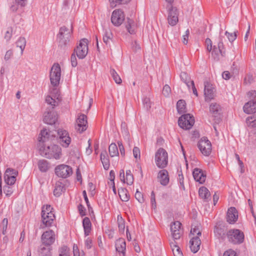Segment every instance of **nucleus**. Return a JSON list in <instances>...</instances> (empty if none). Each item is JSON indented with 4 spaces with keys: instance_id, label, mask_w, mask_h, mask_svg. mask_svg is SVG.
Listing matches in <instances>:
<instances>
[{
    "instance_id": "1",
    "label": "nucleus",
    "mask_w": 256,
    "mask_h": 256,
    "mask_svg": "<svg viewBox=\"0 0 256 256\" xmlns=\"http://www.w3.org/2000/svg\"><path fill=\"white\" fill-rule=\"evenodd\" d=\"M51 132L47 131L44 128L40 132L38 137L39 142L44 143L40 148V154L47 158H54L58 160L62 154L61 148L56 144L48 145L46 142L49 140H52L54 138L53 134H50Z\"/></svg>"
},
{
    "instance_id": "2",
    "label": "nucleus",
    "mask_w": 256,
    "mask_h": 256,
    "mask_svg": "<svg viewBox=\"0 0 256 256\" xmlns=\"http://www.w3.org/2000/svg\"><path fill=\"white\" fill-rule=\"evenodd\" d=\"M72 32V28L70 30L66 26H63L60 28L59 32L57 35L59 47L61 48L64 49L65 47L70 42Z\"/></svg>"
},
{
    "instance_id": "3",
    "label": "nucleus",
    "mask_w": 256,
    "mask_h": 256,
    "mask_svg": "<svg viewBox=\"0 0 256 256\" xmlns=\"http://www.w3.org/2000/svg\"><path fill=\"white\" fill-rule=\"evenodd\" d=\"M155 162L160 168H166L168 164V154L163 148H160L155 154Z\"/></svg>"
},
{
    "instance_id": "4",
    "label": "nucleus",
    "mask_w": 256,
    "mask_h": 256,
    "mask_svg": "<svg viewBox=\"0 0 256 256\" xmlns=\"http://www.w3.org/2000/svg\"><path fill=\"white\" fill-rule=\"evenodd\" d=\"M226 236L230 242L234 244H240L244 240V234L238 229L230 230Z\"/></svg>"
},
{
    "instance_id": "5",
    "label": "nucleus",
    "mask_w": 256,
    "mask_h": 256,
    "mask_svg": "<svg viewBox=\"0 0 256 256\" xmlns=\"http://www.w3.org/2000/svg\"><path fill=\"white\" fill-rule=\"evenodd\" d=\"M60 76V66L58 63H55L52 66L50 74V83L54 86H56L59 84Z\"/></svg>"
},
{
    "instance_id": "6",
    "label": "nucleus",
    "mask_w": 256,
    "mask_h": 256,
    "mask_svg": "<svg viewBox=\"0 0 256 256\" xmlns=\"http://www.w3.org/2000/svg\"><path fill=\"white\" fill-rule=\"evenodd\" d=\"M194 123V117L189 114L182 115L178 120V124L182 128L190 130Z\"/></svg>"
},
{
    "instance_id": "7",
    "label": "nucleus",
    "mask_w": 256,
    "mask_h": 256,
    "mask_svg": "<svg viewBox=\"0 0 256 256\" xmlns=\"http://www.w3.org/2000/svg\"><path fill=\"white\" fill-rule=\"evenodd\" d=\"M88 40L83 38L80 42L78 45L74 48V52L76 54L80 59L84 58L88 54Z\"/></svg>"
},
{
    "instance_id": "8",
    "label": "nucleus",
    "mask_w": 256,
    "mask_h": 256,
    "mask_svg": "<svg viewBox=\"0 0 256 256\" xmlns=\"http://www.w3.org/2000/svg\"><path fill=\"white\" fill-rule=\"evenodd\" d=\"M201 152L205 156H208L212 152V144L206 137H202L198 144Z\"/></svg>"
},
{
    "instance_id": "9",
    "label": "nucleus",
    "mask_w": 256,
    "mask_h": 256,
    "mask_svg": "<svg viewBox=\"0 0 256 256\" xmlns=\"http://www.w3.org/2000/svg\"><path fill=\"white\" fill-rule=\"evenodd\" d=\"M248 95L252 96L253 99L246 103L243 108L244 112L250 114L256 112V91L252 90L248 92Z\"/></svg>"
},
{
    "instance_id": "10",
    "label": "nucleus",
    "mask_w": 256,
    "mask_h": 256,
    "mask_svg": "<svg viewBox=\"0 0 256 256\" xmlns=\"http://www.w3.org/2000/svg\"><path fill=\"white\" fill-rule=\"evenodd\" d=\"M18 174L17 170L12 168H8L4 174V180L6 184L12 186L16 181V178Z\"/></svg>"
},
{
    "instance_id": "11",
    "label": "nucleus",
    "mask_w": 256,
    "mask_h": 256,
    "mask_svg": "<svg viewBox=\"0 0 256 256\" xmlns=\"http://www.w3.org/2000/svg\"><path fill=\"white\" fill-rule=\"evenodd\" d=\"M55 173L59 177L66 178L72 174V170L68 165L61 164L56 168Z\"/></svg>"
},
{
    "instance_id": "12",
    "label": "nucleus",
    "mask_w": 256,
    "mask_h": 256,
    "mask_svg": "<svg viewBox=\"0 0 256 256\" xmlns=\"http://www.w3.org/2000/svg\"><path fill=\"white\" fill-rule=\"evenodd\" d=\"M55 240V233L52 230L46 231L42 235V242L45 246H50L54 243Z\"/></svg>"
},
{
    "instance_id": "13",
    "label": "nucleus",
    "mask_w": 256,
    "mask_h": 256,
    "mask_svg": "<svg viewBox=\"0 0 256 256\" xmlns=\"http://www.w3.org/2000/svg\"><path fill=\"white\" fill-rule=\"evenodd\" d=\"M124 20V14L122 10L120 9L114 10L112 14L111 22L116 26L122 24Z\"/></svg>"
},
{
    "instance_id": "14",
    "label": "nucleus",
    "mask_w": 256,
    "mask_h": 256,
    "mask_svg": "<svg viewBox=\"0 0 256 256\" xmlns=\"http://www.w3.org/2000/svg\"><path fill=\"white\" fill-rule=\"evenodd\" d=\"M86 116L84 114H80L76 120V129L80 133H82L85 131L87 128V120Z\"/></svg>"
},
{
    "instance_id": "15",
    "label": "nucleus",
    "mask_w": 256,
    "mask_h": 256,
    "mask_svg": "<svg viewBox=\"0 0 256 256\" xmlns=\"http://www.w3.org/2000/svg\"><path fill=\"white\" fill-rule=\"evenodd\" d=\"M226 228L224 224L218 222L216 223L214 230V236L218 239L224 240L226 236Z\"/></svg>"
},
{
    "instance_id": "16",
    "label": "nucleus",
    "mask_w": 256,
    "mask_h": 256,
    "mask_svg": "<svg viewBox=\"0 0 256 256\" xmlns=\"http://www.w3.org/2000/svg\"><path fill=\"white\" fill-rule=\"evenodd\" d=\"M44 210H42L41 216L42 224L45 227H50L52 226V224L55 220V216L53 212L44 213Z\"/></svg>"
},
{
    "instance_id": "17",
    "label": "nucleus",
    "mask_w": 256,
    "mask_h": 256,
    "mask_svg": "<svg viewBox=\"0 0 256 256\" xmlns=\"http://www.w3.org/2000/svg\"><path fill=\"white\" fill-rule=\"evenodd\" d=\"M210 111L212 116L214 118V120L215 122L219 123L220 121V106L217 103H212L210 106Z\"/></svg>"
},
{
    "instance_id": "18",
    "label": "nucleus",
    "mask_w": 256,
    "mask_h": 256,
    "mask_svg": "<svg viewBox=\"0 0 256 256\" xmlns=\"http://www.w3.org/2000/svg\"><path fill=\"white\" fill-rule=\"evenodd\" d=\"M238 212L234 207H230L228 209L226 214V221L229 224H234L238 219Z\"/></svg>"
},
{
    "instance_id": "19",
    "label": "nucleus",
    "mask_w": 256,
    "mask_h": 256,
    "mask_svg": "<svg viewBox=\"0 0 256 256\" xmlns=\"http://www.w3.org/2000/svg\"><path fill=\"white\" fill-rule=\"evenodd\" d=\"M57 119V114L54 111H48L44 114V122L46 124L52 125L56 123Z\"/></svg>"
},
{
    "instance_id": "20",
    "label": "nucleus",
    "mask_w": 256,
    "mask_h": 256,
    "mask_svg": "<svg viewBox=\"0 0 256 256\" xmlns=\"http://www.w3.org/2000/svg\"><path fill=\"white\" fill-rule=\"evenodd\" d=\"M214 88L208 82H204V95L206 100H210L214 98Z\"/></svg>"
},
{
    "instance_id": "21",
    "label": "nucleus",
    "mask_w": 256,
    "mask_h": 256,
    "mask_svg": "<svg viewBox=\"0 0 256 256\" xmlns=\"http://www.w3.org/2000/svg\"><path fill=\"white\" fill-rule=\"evenodd\" d=\"M192 174L194 180L200 184H203L206 178V174L200 168H196L194 169Z\"/></svg>"
},
{
    "instance_id": "22",
    "label": "nucleus",
    "mask_w": 256,
    "mask_h": 256,
    "mask_svg": "<svg viewBox=\"0 0 256 256\" xmlns=\"http://www.w3.org/2000/svg\"><path fill=\"white\" fill-rule=\"evenodd\" d=\"M191 250L194 253H196L200 248L201 240L198 236L193 237L190 242Z\"/></svg>"
},
{
    "instance_id": "23",
    "label": "nucleus",
    "mask_w": 256,
    "mask_h": 256,
    "mask_svg": "<svg viewBox=\"0 0 256 256\" xmlns=\"http://www.w3.org/2000/svg\"><path fill=\"white\" fill-rule=\"evenodd\" d=\"M158 178L160 180L161 184L167 185L169 182L168 172L164 169L160 170L158 174Z\"/></svg>"
},
{
    "instance_id": "24",
    "label": "nucleus",
    "mask_w": 256,
    "mask_h": 256,
    "mask_svg": "<svg viewBox=\"0 0 256 256\" xmlns=\"http://www.w3.org/2000/svg\"><path fill=\"white\" fill-rule=\"evenodd\" d=\"M126 244L124 239L119 238L116 242V248L118 252H122L124 256L125 255Z\"/></svg>"
},
{
    "instance_id": "25",
    "label": "nucleus",
    "mask_w": 256,
    "mask_h": 256,
    "mask_svg": "<svg viewBox=\"0 0 256 256\" xmlns=\"http://www.w3.org/2000/svg\"><path fill=\"white\" fill-rule=\"evenodd\" d=\"M198 194L206 202L210 200V193L208 190L204 186H202L199 188Z\"/></svg>"
},
{
    "instance_id": "26",
    "label": "nucleus",
    "mask_w": 256,
    "mask_h": 256,
    "mask_svg": "<svg viewBox=\"0 0 256 256\" xmlns=\"http://www.w3.org/2000/svg\"><path fill=\"white\" fill-rule=\"evenodd\" d=\"M27 0H14V2L10 6V10L16 12L19 8H23L26 6Z\"/></svg>"
},
{
    "instance_id": "27",
    "label": "nucleus",
    "mask_w": 256,
    "mask_h": 256,
    "mask_svg": "<svg viewBox=\"0 0 256 256\" xmlns=\"http://www.w3.org/2000/svg\"><path fill=\"white\" fill-rule=\"evenodd\" d=\"M82 226L84 227L85 236H88L90 232L91 226H92V224H91L90 220L88 218L85 217L83 219Z\"/></svg>"
},
{
    "instance_id": "28",
    "label": "nucleus",
    "mask_w": 256,
    "mask_h": 256,
    "mask_svg": "<svg viewBox=\"0 0 256 256\" xmlns=\"http://www.w3.org/2000/svg\"><path fill=\"white\" fill-rule=\"evenodd\" d=\"M100 160L103 164L104 168L108 170L110 167V160L106 150L102 152L100 154Z\"/></svg>"
},
{
    "instance_id": "29",
    "label": "nucleus",
    "mask_w": 256,
    "mask_h": 256,
    "mask_svg": "<svg viewBox=\"0 0 256 256\" xmlns=\"http://www.w3.org/2000/svg\"><path fill=\"white\" fill-rule=\"evenodd\" d=\"M50 246H45L42 244L40 246L38 251L40 256H50Z\"/></svg>"
},
{
    "instance_id": "30",
    "label": "nucleus",
    "mask_w": 256,
    "mask_h": 256,
    "mask_svg": "<svg viewBox=\"0 0 256 256\" xmlns=\"http://www.w3.org/2000/svg\"><path fill=\"white\" fill-rule=\"evenodd\" d=\"M118 192L120 198L122 201L128 202L129 200L130 196L126 188H121L118 190Z\"/></svg>"
},
{
    "instance_id": "31",
    "label": "nucleus",
    "mask_w": 256,
    "mask_h": 256,
    "mask_svg": "<svg viewBox=\"0 0 256 256\" xmlns=\"http://www.w3.org/2000/svg\"><path fill=\"white\" fill-rule=\"evenodd\" d=\"M176 108L180 114L186 112V103L183 100H179L176 104Z\"/></svg>"
},
{
    "instance_id": "32",
    "label": "nucleus",
    "mask_w": 256,
    "mask_h": 256,
    "mask_svg": "<svg viewBox=\"0 0 256 256\" xmlns=\"http://www.w3.org/2000/svg\"><path fill=\"white\" fill-rule=\"evenodd\" d=\"M64 188V186L60 182H57L54 190V194L56 196H60Z\"/></svg>"
},
{
    "instance_id": "33",
    "label": "nucleus",
    "mask_w": 256,
    "mask_h": 256,
    "mask_svg": "<svg viewBox=\"0 0 256 256\" xmlns=\"http://www.w3.org/2000/svg\"><path fill=\"white\" fill-rule=\"evenodd\" d=\"M108 151L111 157L118 155V148L115 143H112L110 144L108 148Z\"/></svg>"
},
{
    "instance_id": "34",
    "label": "nucleus",
    "mask_w": 256,
    "mask_h": 256,
    "mask_svg": "<svg viewBox=\"0 0 256 256\" xmlns=\"http://www.w3.org/2000/svg\"><path fill=\"white\" fill-rule=\"evenodd\" d=\"M180 77L181 80L185 83L188 88H190V84H191V80L188 74L186 72H182L180 73Z\"/></svg>"
},
{
    "instance_id": "35",
    "label": "nucleus",
    "mask_w": 256,
    "mask_h": 256,
    "mask_svg": "<svg viewBox=\"0 0 256 256\" xmlns=\"http://www.w3.org/2000/svg\"><path fill=\"white\" fill-rule=\"evenodd\" d=\"M38 166L42 172H46L48 170V162L46 160H40L38 162Z\"/></svg>"
},
{
    "instance_id": "36",
    "label": "nucleus",
    "mask_w": 256,
    "mask_h": 256,
    "mask_svg": "<svg viewBox=\"0 0 256 256\" xmlns=\"http://www.w3.org/2000/svg\"><path fill=\"white\" fill-rule=\"evenodd\" d=\"M112 32L109 30H106L104 35L103 36V41L106 44H110V41L112 40Z\"/></svg>"
},
{
    "instance_id": "37",
    "label": "nucleus",
    "mask_w": 256,
    "mask_h": 256,
    "mask_svg": "<svg viewBox=\"0 0 256 256\" xmlns=\"http://www.w3.org/2000/svg\"><path fill=\"white\" fill-rule=\"evenodd\" d=\"M202 226L200 224H198L196 226H192L191 230H190V234L192 235L196 234L198 236H201L202 233Z\"/></svg>"
},
{
    "instance_id": "38",
    "label": "nucleus",
    "mask_w": 256,
    "mask_h": 256,
    "mask_svg": "<svg viewBox=\"0 0 256 256\" xmlns=\"http://www.w3.org/2000/svg\"><path fill=\"white\" fill-rule=\"evenodd\" d=\"M16 46L21 50V54L23 53L24 50L26 45V40L24 37H20L16 42Z\"/></svg>"
},
{
    "instance_id": "39",
    "label": "nucleus",
    "mask_w": 256,
    "mask_h": 256,
    "mask_svg": "<svg viewBox=\"0 0 256 256\" xmlns=\"http://www.w3.org/2000/svg\"><path fill=\"white\" fill-rule=\"evenodd\" d=\"M71 142V138L69 136H66L64 138H60V139H58L59 143L64 148H68Z\"/></svg>"
},
{
    "instance_id": "40",
    "label": "nucleus",
    "mask_w": 256,
    "mask_h": 256,
    "mask_svg": "<svg viewBox=\"0 0 256 256\" xmlns=\"http://www.w3.org/2000/svg\"><path fill=\"white\" fill-rule=\"evenodd\" d=\"M131 0H109L110 6L112 8L118 5L124 4L129 2Z\"/></svg>"
},
{
    "instance_id": "41",
    "label": "nucleus",
    "mask_w": 256,
    "mask_h": 256,
    "mask_svg": "<svg viewBox=\"0 0 256 256\" xmlns=\"http://www.w3.org/2000/svg\"><path fill=\"white\" fill-rule=\"evenodd\" d=\"M124 220L121 216H118V228L120 232L124 233V231L125 225Z\"/></svg>"
},
{
    "instance_id": "42",
    "label": "nucleus",
    "mask_w": 256,
    "mask_h": 256,
    "mask_svg": "<svg viewBox=\"0 0 256 256\" xmlns=\"http://www.w3.org/2000/svg\"><path fill=\"white\" fill-rule=\"evenodd\" d=\"M126 182L128 185L132 184L134 182V176L130 170H127L126 171Z\"/></svg>"
},
{
    "instance_id": "43",
    "label": "nucleus",
    "mask_w": 256,
    "mask_h": 256,
    "mask_svg": "<svg viewBox=\"0 0 256 256\" xmlns=\"http://www.w3.org/2000/svg\"><path fill=\"white\" fill-rule=\"evenodd\" d=\"M110 74L115 81V82L118 84H120L122 83V80L118 74V73L116 72V70L114 69L110 70Z\"/></svg>"
},
{
    "instance_id": "44",
    "label": "nucleus",
    "mask_w": 256,
    "mask_h": 256,
    "mask_svg": "<svg viewBox=\"0 0 256 256\" xmlns=\"http://www.w3.org/2000/svg\"><path fill=\"white\" fill-rule=\"evenodd\" d=\"M168 21L170 25L174 26L178 22V18L177 16H172V14H168Z\"/></svg>"
},
{
    "instance_id": "45",
    "label": "nucleus",
    "mask_w": 256,
    "mask_h": 256,
    "mask_svg": "<svg viewBox=\"0 0 256 256\" xmlns=\"http://www.w3.org/2000/svg\"><path fill=\"white\" fill-rule=\"evenodd\" d=\"M127 21L126 24V28L127 30L130 34H132L134 33V30L132 29V26L134 24V20L130 18H127Z\"/></svg>"
},
{
    "instance_id": "46",
    "label": "nucleus",
    "mask_w": 256,
    "mask_h": 256,
    "mask_svg": "<svg viewBox=\"0 0 256 256\" xmlns=\"http://www.w3.org/2000/svg\"><path fill=\"white\" fill-rule=\"evenodd\" d=\"M70 250L66 246H62L59 250V256H70Z\"/></svg>"
},
{
    "instance_id": "47",
    "label": "nucleus",
    "mask_w": 256,
    "mask_h": 256,
    "mask_svg": "<svg viewBox=\"0 0 256 256\" xmlns=\"http://www.w3.org/2000/svg\"><path fill=\"white\" fill-rule=\"evenodd\" d=\"M121 130L122 132L126 138L128 139L129 138V132L128 131L126 124L125 122H122L121 124Z\"/></svg>"
},
{
    "instance_id": "48",
    "label": "nucleus",
    "mask_w": 256,
    "mask_h": 256,
    "mask_svg": "<svg viewBox=\"0 0 256 256\" xmlns=\"http://www.w3.org/2000/svg\"><path fill=\"white\" fill-rule=\"evenodd\" d=\"M226 36L228 37V40L230 42H232L234 40H235L237 37L236 32H234L232 33L228 32V31H226L225 32Z\"/></svg>"
},
{
    "instance_id": "49",
    "label": "nucleus",
    "mask_w": 256,
    "mask_h": 256,
    "mask_svg": "<svg viewBox=\"0 0 256 256\" xmlns=\"http://www.w3.org/2000/svg\"><path fill=\"white\" fill-rule=\"evenodd\" d=\"M217 48H218V52L222 56H225L226 52L224 50V46L221 38H220V41L218 43Z\"/></svg>"
},
{
    "instance_id": "50",
    "label": "nucleus",
    "mask_w": 256,
    "mask_h": 256,
    "mask_svg": "<svg viewBox=\"0 0 256 256\" xmlns=\"http://www.w3.org/2000/svg\"><path fill=\"white\" fill-rule=\"evenodd\" d=\"M144 107L146 110H149L151 108L152 102L150 98H144L142 100Z\"/></svg>"
},
{
    "instance_id": "51",
    "label": "nucleus",
    "mask_w": 256,
    "mask_h": 256,
    "mask_svg": "<svg viewBox=\"0 0 256 256\" xmlns=\"http://www.w3.org/2000/svg\"><path fill=\"white\" fill-rule=\"evenodd\" d=\"M4 192L6 196H10L12 194L13 190L10 185L6 184L4 186Z\"/></svg>"
},
{
    "instance_id": "52",
    "label": "nucleus",
    "mask_w": 256,
    "mask_h": 256,
    "mask_svg": "<svg viewBox=\"0 0 256 256\" xmlns=\"http://www.w3.org/2000/svg\"><path fill=\"white\" fill-rule=\"evenodd\" d=\"M168 8V14H172V16H177L178 17V9L176 7H174L170 5Z\"/></svg>"
},
{
    "instance_id": "53",
    "label": "nucleus",
    "mask_w": 256,
    "mask_h": 256,
    "mask_svg": "<svg viewBox=\"0 0 256 256\" xmlns=\"http://www.w3.org/2000/svg\"><path fill=\"white\" fill-rule=\"evenodd\" d=\"M46 102L48 104L52 106V108H54V106H56V102L50 96H48L46 98Z\"/></svg>"
},
{
    "instance_id": "54",
    "label": "nucleus",
    "mask_w": 256,
    "mask_h": 256,
    "mask_svg": "<svg viewBox=\"0 0 256 256\" xmlns=\"http://www.w3.org/2000/svg\"><path fill=\"white\" fill-rule=\"evenodd\" d=\"M135 198L139 202L143 203L144 202L143 194L140 192L138 190H136V192L135 194Z\"/></svg>"
},
{
    "instance_id": "55",
    "label": "nucleus",
    "mask_w": 256,
    "mask_h": 256,
    "mask_svg": "<svg viewBox=\"0 0 256 256\" xmlns=\"http://www.w3.org/2000/svg\"><path fill=\"white\" fill-rule=\"evenodd\" d=\"M57 134L58 136V139H60V138L66 137V136H69L68 133L65 130L59 129L57 131Z\"/></svg>"
},
{
    "instance_id": "56",
    "label": "nucleus",
    "mask_w": 256,
    "mask_h": 256,
    "mask_svg": "<svg viewBox=\"0 0 256 256\" xmlns=\"http://www.w3.org/2000/svg\"><path fill=\"white\" fill-rule=\"evenodd\" d=\"M184 178L183 176V174H182V170H180L178 173V180L179 181V182L180 184V187L184 190H185L184 186Z\"/></svg>"
},
{
    "instance_id": "57",
    "label": "nucleus",
    "mask_w": 256,
    "mask_h": 256,
    "mask_svg": "<svg viewBox=\"0 0 256 256\" xmlns=\"http://www.w3.org/2000/svg\"><path fill=\"white\" fill-rule=\"evenodd\" d=\"M150 202L152 208L156 209V201L155 194L153 191L151 193Z\"/></svg>"
},
{
    "instance_id": "58",
    "label": "nucleus",
    "mask_w": 256,
    "mask_h": 256,
    "mask_svg": "<svg viewBox=\"0 0 256 256\" xmlns=\"http://www.w3.org/2000/svg\"><path fill=\"white\" fill-rule=\"evenodd\" d=\"M170 92H171V89H170V86H168V84H166L163 88V90H162L163 94L164 96H167L169 95Z\"/></svg>"
},
{
    "instance_id": "59",
    "label": "nucleus",
    "mask_w": 256,
    "mask_h": 256,
    "mask_svg": "<svg viewBox=\"0 0 256 256\" xmlns=\"http://www.w3.org/2000/svg\"><path fill=\"white\" fill-rule=\"evenodd\" d=\"M181 224L178 221L175 222L171 225V231L174 230H180Z\"/></svg>"
},
{
    "instance_id": "60",
    "label": "nucleus",
    "mask_w": 256,
    "mask_h": 256,
    "mask_svg": "<svg viewBox=\"0 0 256 256\" xmlns=\"http://www.w3.org/2000/svg\"><path fill=\"white\" fill-rule=\"evenodd\" d=\"M218 52H219L218 48L216 46H214L213 50L212 52V54L214 56V59L216 60H219Z\"/></svg>"
},
{
    "instance_id": "61",
    "label": "nucleus",
    "mask_w": 256,
    "mask_h": 256,
    "mask_svg": "<svg viewBox=\"0 0 256 256\" xmlns=\"http://www.w3.org/2000/svg\"><path fill=\"white\" fill-rule=\"evenodd\" d=\"M180 230H174L172 232V236L174 240H178L180 237Z\"/></svg>"
},
{
    "instance_id": "62",
    "label": "nucleus",
    "mask_w": 256,
    "mask_h": 256,
    "mask_svg": "<svg viewBox=\"0 0 256 256\" xmlns=\"http://www.w3.org/2000/svg\"><path fill=\"white\" fill-rule=\"evenodd\" d=\"M133 154L134 157L136 158H140V148L136 146H134L133 149Z\"/></svg>"
},
{
    "instance_id": "63",
    "label": "nucleus",
    "mask_w": 256,
    "mask_h": 256,
    "mask_svg": "<svg viewBox=\"0 0 256 256\" xmlns=\"http://www.w3.org/2000/svg\"><path fill=\"white\" fill-rule=\"evenodd\" d=\"M172 252L174 256H183L182 253L179 246L176 248L174 250H172Z\"/></svg>"
},
{
    "instance_id": "64",
    "label": "nucleus",
    "mask_w": 256,
    "mask_h": 256,
    "mask_svg": "<svg viewBox=\"0 0 256 256\" xmlns=\"http://www.w3.org/2000/svg\"><path fill=\"white\" fill-rule=\"evenodd\" d=\"M223 256H236V252L232 250H228L224 252Z\"/></svg>"
}]
</instances>
